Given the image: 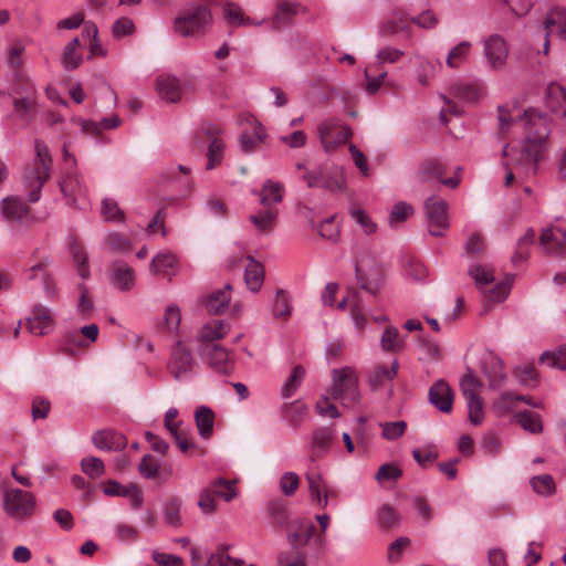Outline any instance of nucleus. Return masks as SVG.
Returning <instances> with one entry per match:
<instances>
[{"instance_id":"nucleus-21","label":"nucleus","mask_w":566,"mask_h":566,"mask_svg":"<svg viewBox=\"0 0 566 566\" xmlns=\"http://www.w3.org/2000/svg\"><path fill=\"white\" fill-rule=\"evenodd\" d=\"M429 401L439 411L449 413L452 410L453 392L447 381L440 379L434 382L428 392Z\"/></svg>"},{"instance_id":"nucleus-26","label":"nucleus","mask_w":566,"mask_h":566,"mask_svg":"<svg viewBox=\"0 0 566 566\" xmlns=\"http://www.w3.org/2000/svg\"><path fill=\"white\" fill-rule=\"evenodd\" d=\"M93 444L103 451H119L126 446V438L114 430H101L93 434Z\"/></svg>"},{"instance_id":"nucleus-34","label":"nucleus","mask_w":566,"mask_h":566,"mask_svg":"<svg viewBox=\"0 0 566 566\" xmlns=\"http://www.w3.org/2000/svg\"><path fill=\"white\" fill-rule=\"evenodd\" d=\"M271 312L275 319L289 321L293 312L292 297L289 292L281 289L275 292Z\"/></svg>"},{"instance_id":"nucleus-25","label":"nucleus","mask_w":566,"mask_h":566,"mask_svg":"<svg viewBox=\"0 0 566 566\" xmlns=\"http://www.w3.org/2000/svg\"><path fill=\"white\" fill-rule=\"evenodd\" d=\"M111 283L120 291H129L135 285V272L125 262L117 261L111 265Z\"/></svg>"},{"instance_id":"nucleus-57","label":"nucleus","mask_w":566,"mask_h":566,"mask_svg":"<svg viewBox=\"0 0 566 566\" xmlns=\"http://www.w3.org/2000/svg\"><path fill=\"white\" fill-rule=\"evenodd\" d=\"M82 471L91 479L101 478L105 473L104 462L96 457H85L81 461Z\"/></svg>"},{"instance_id":"nucleus-33","label":"nucleus","mask_w":566,"mask_h":566,"mask_svg":"<svg viewBox=\"0 0 566 566\" xmlns=\"http://www.w3.org/2000/svg\"><path fill=\"white\" fill-rule=\"evenodd\" d=\"M546 105L553 113L566 116V88L551 83L546 92Z\"/></svg>"},{"instance_id":"nucleus-62","label":"nucleus","mask_w":566,"mask_h":566,"mask_svg":"<svg viewBox=\"0 0 566 566\" xmlns=\"http://www.w3.org/2000/svg\"><path fill=\"white\" fill-rule=\"evenodd\" d=\"M516 380L525 386L533 388L537 385V373L532 365H524L514 370Z\"/></svg>"},{"instance_id":"nucleus-41","label":"nucleus","mask_w":566,"mask_h":566,"mask_svg":"<svg viewBox=\"0 0 566 566\" xmlns=\"http://www.w3.org/2000/svg\"><path fill=\"white\" fill-rule=\"evenodd\" d=\"M69 249L76 264L80 276L82 279H87L90 276V266L85 250L75 239L70 241Z\"/></svg>"},{"instance_id":"nucleus-38","label":"nucleus","mask_w":566,"mask_h":566,"mask_svg":"<svg viewBox=\"0 0 566 566\" xmlns=\"http://www.w3.org/2000/svg\"><path fill=\"white\" fill-rule=\"evenodd\" d=\"M249 264L245 266L244 271V282L247 287L255 293L261 290L264 281V268L263 265L255 261L252 256L248 258Z\"/></svg>"},{"instance_id":"nucleus-4","label":"nucleus","mask_w":566,"mask_h":566,"mask_svg":"<svg viewBox=\"0 0 566 566\" xmlns=\"http://www.w3.org/2000/svg\"><path fill=\"white\" fill-rule=\"evenodd\" d=\"M332 396L342 400L343 405L356 403L359 399L358 378L350 367H343L332 371Z\"/></svg>"},{"instance_id":"nucleus-48","label":"nucleus","mask_w":566,"mask_h":566,"mask_svg":"<svg viewBox=\"0 0 566 566\" xmlns=\"http://www.w3.org/2000/svg\"><path fill=\"white\" fill-rule=\"evenodd\" d=\"M471 42L461 41L453 46L447 55V65L450 69L459 67L468 57L471 50Z\"/></svg>"},{"instance_id":"nucleus-14","label":"nucleus","mask_w":566,"mask_h":566,"mask_svg":"<svg viewBox=\"0 0 566 566\" xmlns=\"http://www.w3.org/2000/svg\"><path fill=\"white\" fill-rule=\"evenodd\" d=\"M201 130L210 139L206 169L212 170L221 164L224 157V143L218 137V134L220 133L218 126L213 124H205Z\"/></svg>"},{"instance_id":"nucleus-55","label":"nucleus","mask_w":566,"mask_h":566,"mask_svg":"<svg viewBox=\"0 0 566 566\" xmlns=\"http://www.w3.org/2000/svg\"><path fill=\"white\" fill-rule=\"evenodd\" d=\"M63 350L67 354H73L75 349L88 347L81 334V331H67L62 336Z\"/></svg>"},{"instance_id":"nucleus-64","label":"nucleus","mask_w":566,"mask_h":566,"mask_svg":"<svg viewBox=\"0 0 566 566\" xmlns=\"http://www.w3.org/2000/svg\"><path fill=\"white\" fill-rule=\"evenodd\" d=\"M436 71L437 67L431 61L419 57L417 78L422 86H427L429 84L430 80L434 76Z\"/></svg>"},{"instance_id":"nucleus-36","label":"nucleus","mask_w":566,"mask_h":566,"mask_svg":"<svg viewBox=\"0 0 566 566\" xmlns=\"http://www.w3.org/2000/svg\"><path fill=\"white\" fill-rule=\"evenodd\" d=\"M296 13V4L287 1L279 3L270 22L271 30L279 31L289 25Z\"/></svg>"},{"instance_id":"nucleus-23","label":"nucleus","mask_w":566,"mask_h":566,"mask_svg":"<svg viewBox=\"0 0 566 566\" xmlns=\"http://www.w3.org/2000/svg\"><path fill=\"white\" fill-rule=\"evenodd\" d=\"M19 97L13 101L14 112L19 118L29 120L36 106V91L32 84H28L22 92H17Z\"/></svg>"},{"instance_id":"nucleus-9","label":"nucleus","mask_w":566,"mask_h":566,"mask_svg":"<svg viewBox=\"0 0 566 566\" xmlns=\"http://www.w3.org/2000/svg\"><path fill=\"white\" fill-rule=\"evenodd\" d=\"M484 57L490 69L503 70L509 57V46L505 39L499 34H492L483 40Z\"/></svg>"},{"instance_id":"nucleus-5","label":"nucleus","mask_w":566,"mask_h":566,"mask_svg":"<svg viewBox=\"0 0 566 566\" xmlns=\"http://www.w3.org/2000/svg\"><path fill=\"white\" fill-rule=\"evenodd\" d=\"M198 364L191 350L181 342H177L170 353L167 369L178 381L187 380L197 374Z\"/></svg>"},{"instance_id":"nucleus-19","label":"nucleus","mask_w":566,"mask_h":566,"mask_svg":"<svg viewBox=\"0 0 566 566\" xmlns=\"http://www.w3.org/2000/svg\"><path fill=\"white\" fill-rule=\"evenodd\" d=\"M198 352L209 365L220 374H227L230 369L229 353L219 344L198 346Z\"/></svg>"},{"instance_id":"nucleus-50","label":"nucleus","mask_w":566,"mask_h":566,"mask_svg":"<svg viewBox=\"0 0 566 566\" xmlns=\"http://www.w3.org/2000/svg\"><path fill=\"white\" fill-rule=\"evenodd\" d=\"M413 212L415 210L411 205L405 201L397 202L396 205H394L388 217V223L390 228H397L398 224L409 219L413 214Z\"/></svg>"},{"instance_id":"nucleus-63","label":"nucleus","mask_w":566,"mask_h":566,"mask_svg":"<svg viewBox=\"0 0 566 566\" xmlns=\"http://www.w3.org/2000/svg\"><path fill=\"white\" fill-rule=\"evenodd\" d=\"M317 231L323 239L329 241H336L340 233L338 224L335 223L334 216L322 221L317 227Z\"/></svg>"},{"instance_id":"nucleus-51","label":"nucleus","mask_w":566,"mask_h":566,"mask_svg":"<svg viewBox=\"0 0 566 566\" xmlns=\"http://www.w3.org/2000/svg\"><path fill=\"white\" fill-rule=\"evenodd\" d=\"M481 387V380L478 377H475L471 371L463 375L460 380V389L465 400L480 397L479 391Z\"/></svg>"},{"instance_id":"nucleus-3","label":"nucleus","mask_w":566,"mask_h":566,"mask_svg":"<svg viewBox=\"0 0 566 566\" xmlns=\"http://www.w3.org/2000/svg\"><path fill=\"white\" fill-rule=\"evenodd\" d=\"M211 21V13L205 6H193L185 9L174 20V30L182 36H193L203 31Z\"/></svg>"},{"instance_id":"nucleus-47","label":"nucleus","mask_w":566,"mask_h":566,"mask_svg":"<svg viewBox=\"0 0 566 566\" xmlns=\"http://www.w3.org/2000/svg\"><path fill=\"white\" fill-rule=\"evenodd\" d=\"M409 30V21L401 14H394L380 27V33L386 36H391L400 32Z\"/></svg>"},{"instance_id":"nucleus-17","label":"nucleus","mask_w":566,"mask_h":566,"mask_svg":"<svg viewBox=\"0 0 566 566\" xmlns=\"http://www.w3.org/2000/svg\"><path fill=\"white\" fill-rule=\"evenodd\" d=\"M539 244L548 253L556 255L566 253V229L552 224L543 230Z\"/></svg>"},{"instance_id":"nucleus-11","label":"nucleus","mask_w":566,"mask_h":566,"mask_svg":"<svg viewBox=\"0 0 566 566\" xmlns=\"http://www.w3.org/2000/svg\"><path fill=\"white\" fill-rule=\"evenodd\" d=\"M302 178L308 188L319 187L331 192L342 191L345 185V179L342 172L333 171L331 174H326L322 168L307 170Z\"/></svg>"},{"instance_id":"nucleus-58","label":"nucleus","mask_w":566,"mask_h":566,"mask_svg":"<svg viewBox=\"0 0 566 566\" xmlns=\"http://www.w3.org/2000/svg\"><path fill=\"white\" fill-rule=\"evenodd\" d=\"M356 279L361 290L367 291L368 293L376 295L381 286V279L379 275L377 276H365L360 266L357 264L355 266Z\"/></svg>"},{"instance_id":"nucleus-1","label":"nucleus","mask_w":566,"mask_h":566,"mask_svg":"<svg viewBox=\"0 0 566 566\" xmlns=\"http://www.w3.org/2000/svg\"><path fill=\"white\" fill-rule=\"evenodd\" d=\"M518 123L525 130V138L521 147L510 148L507 145L502 150L504 169L514 168L525 175L535 174L537 164L547 147L549 136V119L546 115L528 108L520 117Z\"/></svg>"},{"instance_id":"nucleus-59","label":"nucleus","mask_w":566,"mask_h":566,"mask_svg":"<svg viewBox=\"0 0 566 566\" xmlns=\"http://www.w3.org/2000/svg\"><path fill=\"white\" fill-rule=\"evenodd\" d=\"M350 216L366 234H374L377 231V224L365 210L360 208H352Z\"/></svg>"},{"instance_id":"nucleus-46","label":"nucleus","mask_w":566,"mask_h":566,"mask_svg":"<svg viewBox=\"0 0 566 566\" xmlns=\"http://www.w3.org/2000/svg\"><path fill=\"white\" fill-rule=\"evenodd\" d=\"M181 500L178 497H170L166 501L163 513L165 522L172 526V527H179L182 524L181 515Z\"/></svg>"},{"instance_id":"nucleus-16","label":"nucleus","mask_w":566,"mask_h":566,"mask_svg":"<svg viewBox=\"0 0 566 566\" xmlns=\"http://www.w3.org/2000/svg\"><path fill=\"white\" fill-rule=\"evenodd\" d=\"M546 29V39L544 43V52L547 53L549 49V35H557L560 40L566 41V8L554 7L552 8L544 21Z\"/></svg>"},{"instance_id":"nucleus-49","label":"nucleus","mask_w":566,"mask_h":566,"mask_svg":"<svg viewBox=\"0 0 566 566\" xmlns=\"http://www.w3.org/2000/svg\"><path fill=\"white\" fill-rule=\"evenodd\" d=\"M209 489L213 490L216 497H222L226 502L232 501L238 495L233 482L223 478L214 479L209 485Z\"/></svg>"},{"instance_id":"nucleus-54","label":"nucleus","mask_w":566,"mask_h":566,"mask_svg":"<svg viewBox=\"0 0 566 566\" xmlns=\"http://www.w3.org/2000/svg\"><path fill=\"white\" fill-rule=\"evenodd\" d=\"M304 376L305 369L300 365L295 366L290 377L284 382V386L282 388V396L284 398L292 397L296 392L300 385L302 384Z\"/></svg>"},{"instance_id":"nucleus-29","label":"nucleus","mask_w":566,"mask_h":566,"mask_svg":"<svg viewBox=\"0 0 566 566\" xmlns=\"http://www.w3.org/2000/svg\"><path fill=\"white\" fill-rule=\"evenodd\" d=\"M398 360L395 359L390 366L377 365L368 374V384L373 390L382 388L387 382H391L398 371Z\"/></svg>"},{"instance_id":"nucleus-18","label":"nucleus","mask_w":566,"mask_h":566,"mask_svg":"<svg viewBox=\"0 0 566 566\" xmlns=\"http://www.w3.org/2000/svg\"><path fill=\"white\" fill-rule=\"evenodd\" d=\"M245 122L252 132H244L240 135L239 146L243 153H252L264 142L266 133L261 123L254 116L247 115Z\"/></svg>"},{"instance_id":"nucleus-6","label":"nucleus","mask_w":566,"mask_h":566,"mask_svg":"<svg viewBox=\"0 0 566 566\" xmlns=\"http://www.w3.org/2000/svg\"><path fill=\"white\" fill-rule=\"evenodd\" d=\"M317 135L325 151L331 153L345 144L352 129L338 118H327L317 125Z\"/></svg>"},{"instance_id":"nucleus-30","label":"nucleus","mask_w":566,"mask_h":566,"mask_svg":"<svg viewBox=\"0 0 566 566\" xmlns=\"http://www.w3.org/2000/svg\"><path fill=\"white\" fill-rule=\"evenodd\" d=\"M178 260L170 251H161L156 254L150 263V272L171 279L177 273Z\"/></svg>"},{"instance_id":"nucleus-27","label":"nucleus","mask_w":566,"mask_h":566,"mask_svg":"<svg viewBox=\"0 0 566 566\" xmlns=\"http://www.w3.org/2000/svg\"><path fill=\"white\" fill-rule=\"evenodd\" d=\"M482 369L492 388L502 386L506 374L500 357L495 356L493 353H488L483 358Z\"/></svg>"},{"instance_id":"nucleus-2","label":"nucleus","mask_w":566,"mask_h":566,"mask_svg":"<svg viewBox=\"0 0 566 566\" xmlns=\"http://www.w3.org/2000/svg\"><path fill=\"white\" fill-rule=\"evenodd\" d=\"M34 151L35 158L33 164L25 168L23 175L24 185L30 189V202L39 201L42 187L51 177L53 165V159L49 147L43 142L35 140Z\"/></svg>"},{"instance_id":"nucleus-42","label":"nucleus","mask_w":566,"mask_h":566,"mask_svg":"<svg viewBox=\"0 0 566 566\" xmlns=\"http://www.w3.org/2000/svg\"><path fill=\"white\" fill-rule=\"evenodd\" d=\"M405 340L399 331L394 326H388L380 338V346L384 350L397 353L403 348Z\"/></svg>"},{"instance_id":"nucleus-39","label":"nucleus","mask_w":566,"mask_h":566,"mask_svg":"<svg viewBox=\"0 0 566 566\" xmlns=\"http://www.w3.org/2000/svg\"><path fill=\"white\" fill-rule=\"evenodd\" d=\"M223 17L230 24L237 25H262L266 22V19L253 20L250 17L243 14L242 9L234 3H226L223 7Z\"/></svg>"},{"instance_id":"nucleus-53","label":"nucleus","mask_w":566,"mask_h":566,"mask_svg":"<svg viewBox=\"0 0 566 566\" xmlns=\"http://www.w3.org/2000/svg\"><path fill=\"white\" fill-rule=\"evenodd\" d=\"M543 364L560 370H566V345L552 352H545L539 357Z\"/></svg>"},{"instance_id":"nucleus-52","label":"nucleus","mask_w":566,"mask_h":566,"mask_svg":"<svg viewBox=\"0 0 566 566\" xmlns=\"http://www.w3.org/2000/svg\"><path fill=\"white\" fill-rule=\"evenodd\" d=\"M399 513L389 504H384L377 513V521L382 530L395 527L400 522Z\"/></svg>"},{"instance_id":"nucleus-45","label":"nucleus","mask_w":566,"mask_h":566,"mask_svg":"<svg viewBox=\"0 0 566 566\" xmlns=\"http://www.w3.org/2000/svg\"><path fill=\"white\" fill-rule=\"evenodd\" d=\"M514 418L530 433H541L543 431V423L538 413L524 410L515 413Z\"/></svg>"},{"instance_id":"nucleus-8","label":"nucleus","mask_w":566,"mask_h":566,"mask_svg":"<svg viewBox=\"0 0 566 566\" xmlns=\"http://www.w3.org/2000/svg\"><path fill=\"white\" fill-rule=\"evenodd\" d=\"M428 219V230L433 237H442L443 230L449 228L448 203L438 196L429 197L424 202Z\"/></svg>"},{"instance_id":"nucleus-43","label":"nucleus","mask_w":566,"mask_h":566,"mask_svg":"<svg viewBox=\"0 0 566 566\" xmlns=\"http://www.w3.org/2000/svg\"><path fill=\"white\" fill-rule=\"evenodd\" d=\"M469 274L482 292H484V289L495 280L493 269L489 265H471Z\"/></svg>"},{"instance_id":"nucleus-15","label":"nucleus","mask_w":566,"mask_h":566,"mask_svg":"<svg viewBox=\"0 0 566 566\" xmlns=\"http://www.w3.org/2000/svg\"><path fill=\"white\" fill-rule=\"evenodd\" d=\"M305 478L312 502L319 509H325L329 500L327 483L322 474L314 468V464L307 470Z\"/></svg>"},{"instance_id":"nucleus-28","label":"nucleus","mask_w":566,"mask_h":566,"mask_svg":"<svg viewBox=\"0 0 566 566\" xmlns=\"http://www.w3.org/2000/svg\"><path fill=\"white\" fill-rule=\"evenodd\" d=\"M450 93L463 102L474 103L485 95V86L481 82H461L453 84Z\"/></svg>"},{"instance_id":"nucleus-35","label":"nucleus","mask_w":566,"mask_h":566,"mask_svg":"<svg viewBox=\"0 0 566 566\" xmlns=\"http://www.w3.org/2000/svg\"><path fill=\"white\" fill-rule=\"evenodd\" d=\"M284 186L279 181L266 180L262 189L254 191L259 196L261 205L271 207L272 205L280 203L283 199Z\"/></svg>"},{"instance_id":"nucleus-7","label":"nucleus","mask_w":566,"mask_h":566,"mask_svg":"<svg viewBox=\"0 0 566 566\" xmlns=\"http://www.w3.org/2000/svg\"><path fill=\"white\" fill-rule=\"evenodd\" d=\"M35 509V499L32 493L10 489L3 495V510L12 518L23 521L30 518Z\"/></svg>"},{"instance_id":"nucleus-12","label":"nucleus","mask_w":566,"mask_h":566,"mask_svg":"<svg viewBox=\"0 0 566 566\" xmlns=\"http://www.w3.org/2000/svg\"><path fill=\"white\" fill-rule=\"evenodd\" d=\"M25 321L27 329L34 336L49 334L55 325L51 310L42 304H35Z\"/></svg>"},{"instance_id":"nucleus-22","label":"nucleus","mask_w":566,"mask_h":566,"mask_svg":"<svg viewBox=\"0 0 566 566\" xmlns=\"http://www.w3.org/2000/svg\"><path fill=\"white\" fill-rule=\"evenodd\" d=\"M230 331V324L226 319H211L206 323L197 335L198 346L217 344Z\"/></svg>"},{"instance_id":"nucleus-13","label":"nucleus","mask_w":566,"mask_h":566,"mask_svg":"<svg viewBox=\"0 0 566 566\" xmlns=\"http://www.w3.org/2000/svg\"><path fill=\"white\" fill-rule=\"evenodd\" d=\"M60 189L70 206L76 207L80 200L86 198V187L76 169H70L60 181Z\"/></svg>"},{"instance_id":"nucleus-56","label":"nucleus","mask_w":566,"mask_h":566,"mask_svg":"<svg viewBox=\"0 0 566 566\" xmlns=\"http://www.w3.org/2000/svg\"><path fill=\"white\" fill-rule=\"evenodd\" d=\"M381 437L388 441H395L402 437L407 430V422L403 420L380 423Z\"/></svg>"},{"instance_id":"nucleus-10","label":"nucleus","mask_w":566,"mask_h":566,"mask_svg":"<svg viewBox=\"0 0 566 566\" xmlns=\"http://www.w3.org/2000/svg\"><path fill=\"white\" fill-rule=\"evenodd\" d=\"M461 167L457 168L455 176L451 178H443L446 174V166L434 159L427 160L418 169L417 177L421 182H429L431 180H438L441 185H444L451 189H454L460 184Z\"/></svg>"},{"instance_id":"nucleus-61","label":"nucleus","mask_w":566,"mask_h":566,"mask_svg":"<svg viewBox=\"0 0 566 566\" xmlns=\"http://www.w3.org/2000/svg\"><path fill=\"white\" fill-rule=\"evenodd\" d=\"M533 490L541 495H551L555 492V482L549 474H542L531 479Z\"/></svg>"},{"instance_id":"nucleus-60","label":"nucleus","mask_w":566,"mask_h":566,"mask_svg":"<svg viewBox=\"0 0 566 566\" xmlns=\"http://www.w3.org/2000/svg\"><path fill=\"white\" fill-rule=\"evenodd\" d=\"M268 510L273 520V523L276 526L283 527L286 525L289 514H287L286 505L282 500L271 501L269 503Z\"/></svg>"},{"instance_id":"nucleus-32","label":"nucleus","mask_w":566,"mask_h":566,"mask_svg":"<svg viewBox=\"0 0 566 566\" xmlns=\"http://www.w3.org/2000/svg\"><path fill=\"white\" fill-rule=\"evenodd\" d=\"M157 91L159 96L167 102L176 103L181 99L182 88L175 76H159L157 78Z\"/></svg>"},{"instance_id":"nucleus-20","label":"nucleus","mask_w":566,"mask_h":566,"mask_svg":"<svg viewBox=\"0 0 566 566\" xmlns=\"http://www.w3.org/2000/svg\"><path fill=\"white\" fill-rule=\"evenodd\" d=\"M335 438V430L331 427L317 428L312 433L311 442V464H314L316 459L326 454Z\"/></svg>"},{"instance_id":"nucleus-40","label":"nucleus","mask_w":566,"mask_h":566,"mask_svg":"<svg viewBox=\"0 0 566 566\" xmlns=\"http://www.w3.org/2000/svg\"><path fill=\"white\" fill-rule=\"evenodd\" d=\"M195 420L199 434L203 439L210 438L214 424V413L212 410L206 406L198 407L195 412Z\"/></svg>"},{"instance_id":"nucleus-24","label":"nucleus","mask_w":566,"mask_h":566,"mask_svg":"<svg viewBox=\"0 0 566 566\" xmlns=\"http://www.w3.org/2000/svg\"><path fill=\"white\" fill-rule=\"evenodd\" d=\"M29 206L18 197H7L0 202L2 218L7 222H21L29 214Z\"/></svg>"},{"instance_id":"nucleus-37","label":"nucleus","mask_w":566,"mask_h":566,"mask_svg":"<svg viewBox=\"0 0 566 566\" xmlns=\"http://www.w3.org/2000/svg\"><path fill=\"white\" fill-rule=\"evenodd\" d=\"M232 285L227 283L223 289L213 291L206 301L209 313L219 314L226 311L231 301Z\"/></svg>"},{"instance_id":"nucleus-44","label":"nucleus","mask_w":566,"mask_h":566,"mask_svg":"<svg viewBox=\"0 0 566 566\" xmlns=\"http://www.w3.org/2000/svg\"><path fill=\"white\" fill-rule=\"evenodd\" d=\"M276 218L277 210L271 207H265V209L259 213L250 216V221L258 228L259 231L270 232Z\"/></svg>"},{"instance_id":"nucleus-31","label":"nucleus","mask_w":566,"mask_h":566,"mask_svg":"<svg viewBox=\"0 0 566 566\" xmlns=\"http://www.w3.org/2000/svg\"><path fill=\"white\" fill-rule=\"evenodd\" d=\"M315 531L313 523L305 520H297L291 524V531L287 534L289 543L294 547L306 545Z\"/></svg>"}]
</instances>
